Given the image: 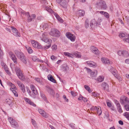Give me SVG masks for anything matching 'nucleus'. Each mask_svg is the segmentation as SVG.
I'll list each match as a JSON object with an SVG mask.
<instances>
[{"instance_id": "nucleus-1", "label": "nucleus", "mask_w": 129, "mask_h": 129, "mask_svg": "<svg viewBox=\"0 0 129 129\" xmlns=\"http://www.w3.org/2000/svg\"><path fill=\"white\" fill-rule=\"evenodd\" d=\"M15 54L18 58L25 64L27 63L24 56L22 52L20 51L17 50L14 51Z\"/></svg>"}, {"instance_id": "nucleus-2", "label": "nucleus", "mask_w": 129, "mask_h": 129, "mask_svg": "<svg viewBox=\"0 0 129 129\" xmlns=\"http://www.w3.org/2000/svg\"><path fill=\"white\" fill-rule=\"evenodd\" d=\"M15 71L19 79L21 81H24L25 79V77L23 73L21 71L20 68L16 66L15 68Z\"/></svg>"}, {"instance_id": "nucleus-3", "label": "nucleus", "mask_w": 129, "mask_h": 129, "mask_svg": "<svg viewBox=\"0 0 129 129\" xmlns=\"http://www.w3.org/2000/svg\"><path fill=\"white\" fill-rule=\"evenodd\" d=\"M97 26L96 22H95L94 19L92 20L89 26V20L88 19H86L85 20V26L86 28H87L90 27L91 28H94Z\"/></svg>"}, {"instance_id": "nucleus-4", "label": "nucleus", "mask_w": 129, "mask_h": 129, "mask_svg": "<svg viewBox=\"0 0 129 129\" xmlns=\"http://www.w3.org/2000/svg\"><path fill=\"white\" fill-rule=\"evenodd\" d=\"M48 34L47 32L43 33L40 37L41 40L46 43L52 42V41L49 38L47 37Z\"/></svg>"}, {"instance_id": "nucleus-5", "label": "nucleus", "mask_w": 129, "mask_h": 129, "mask_svg": "<svg viewBox=\"0 0 129 129\" xmlns=\"http://www.w3.org/2000/svg\"><path fill=\"white\" fill-rule=\"evenodd\" d=\"M21 10H22L21 11V14L25 15L27 17L28 22H30L36 18V16L35 14H33L30 15L28 12H26L23 10L22 11L21 9Z\"/></svg>"}, {"instance_id": "nucleus-6", "label": "nucleus", "mask_w": 129, "mask_h": 129, "mask_svg": "<svg viewBox=\"0 0 129 129\" xmlns=\"http://www.w3.org/2000/svg\"><path fill=\"white\" fill-rule=\"evenodd\" d=\"M9 85L11 87L10 88V90L12 92L14 95L15 96H18V93L16 91L17 89L15 85L11 83H9Z\"/></svg>"}, {"instance_id": "nucleus-7", "label": "nucleus", "mask_w": 129, "mask_h": 129, "mask_svg": "<svg viewBox=\"0 0 129 129\" xmlns=\"http://www.w3.org/2000/svg\"><path fill=\"white\" fill-rule=\"evenodd\" d=\"M120 102L123 105L129 104V99L126 96H123L120 97Z\"/></svg>"}, {"instance_id": "nucleus-8", "label": "nucleus", "mask_w": 129, "mask_h": 129, "mask_svg": "<svg viewBox=\"0 0 129 129\" xmlns=\"http://www.w3.org/2000/svg\"><path fill=\"white\" fill-rule=\"evenodd\" d=\"M8 119L12 127L15 128L18 127V123L12 118L9 117Z\"/></svg>"}, {"instance_id": "nucleus-9", "label": "nucleus", "mask_w": 129, "mask_h": 129, "mask_svg": "<svg viewBox=\"0 0 129 129\" xmlns=\"http://www.w3.org/2000/svg\"><path fill=\"white\" fill-rule=\"evenodd\" d=\"M8 119L12 127L15 128L18 127V123L12 118L9 117Z\"/></svg>"}, {"instance_id": "nucleus-10", "label": "nucleus", "mask_w": 129, "mask_h": 129, "mask_svg": "<svg viewBox=\"0 0 129 129\" xmlns=\"http://www.w3.org/2000/svg\"><path fill=\"white\" fill-rule=\"evenodd\" d=\"M50 34L54 37H57L59 36L60 34V32L57 29L54 28L51 29L50 33Z\"/></svg>"}, {"instance_id": "nucleus-11", "label": "nucleus", "mask_w": 129, "mask_h": 129, "mask_svg": "<svg viewBox=\"0 0 129 129\" xmlns=\"http://www.w3.org/2000/svg\"><path fill=\"white\" fill-rule=\"evenodd\" d=\"M98 7H101L102 8H106L107 6L105 2L102 1H98L96 3Z\"/></svg>"}, {"instance_id": "nucleus-12", "label": "nucleus", "mask_w": 129, "mask_h": 129, "mask_svg": "<svg viewBox=\"0 0 129 129\" xmlns=\"http://www.w3.org/2000/svg\"><path fill=\"white\" fill-rule=\"evenodd\" d=\"M57 2L59 3L62 7L65 8L67 5V3L69 1V0H56Z\"/></svg>"}, {"instance_id": "nucleus-13", "label": "nucleus", "mask_w": 129, "mask_h": 129, "mask_svg": "<svg viewBox=\"0 0 129 129\" xmlns=\"http://www.w3.org/2000/svg\"><path fill=\"white\" fill-rule=\"evenodd\" d=\"M30 42L33 46L34 48L40 49L42 48L41 46L37 41L34 40H31Z\"/></svg>"}, {"instance_id": "nucleus-14", "label": "nucleus", "mask_w": 129, "mask_h": 129, "mask_svg": "<svg viewBox=\"0 0 129 129\" xmlns=\"http://www.w3.org/2000/svg\"><path fill=\"white\" fill-rule=\"evenodd\" d=\"M17 84L20 87L22 91L23 92L25 91V87L23 84L20 81H17Z\"/></svg>"}, {"instance_id": "nucleus-15", "label": "nucleus", "mask_w": 129, "mask_h": 129, "mask_svg": "<svg viewBox=\"0 0 129 129\" xmlns=\"http://www.w3.org/2000/svg\"><path fill=\"white\" fill-rule=\"evenodd\" d=\"M67 37L71 41H75L76 38L74 35L70 33H67L66 34Z\"/></svg>"}, {"instance_id": "nucleus-16", "label": "nucleus", "mask_w": 129, "mask_h": 129, "mask_svg": "<svg viewBox=\"0 0 129 129\" xmlns=\"http://www.w3.org/2000/svg\"><path fill=\"white\" fill-rule=\"evenodd\" d=\"M101 60L103 63L105 64H111L112 63V61L107 58L103 57L101 58Z\"/></svg>"}, {"instance_id": "nucleus-17", "label": "nucleus", "mask_w": 129, "mask_h": 129, "mask_svg": "<svg viewBox=\"0 0 129 129\" xmlns=\"http://www.w3.org/2000/svg\"><path fill=\"white\" fill-rule=\"evenodd\" d=\"M10 56L11 57V58L12 60L16 64L17 63V59L16 58L15 55L13 54L12 52H10L9 53Z\"/></svg>"}, {"instance_id": "nucleus-18", "label": "nucleus", "mask_w": 129, "mask_h": 129, "mask_svg": "<svg viewBox=\"0 0 129 129\" xmlns=\"http://www.w3.org/2000/svg\"><path fill=\"white\" fill-rule=\"evenodd\" d=\"M38 111L42 116L45 118H47L48 117V115L44 110L41 109H38Z\"/></svg>"}, {"instance_id": "nucleus-19", "label": "nucleus", "mask_w": 129, "mask_h": 129, "mask_svg": "<svg viewBox=\"0 0 129 129\" xmlns=\"http://www.w3.org/2000/svg\"><path fill=\"white\" fill-rule=\"evenodd\" d=\"M12 30L14 33V35L16 37L20 36V33L18 32V31L14 27H12Z\"/></svg>"}, {"instance_id": "nucleus-20", "label": "nucleus", "mask_w": 129, "mask_h": 129, "mask_svg": "<svg viewBox=\"0 0 129 129\" xmlns=\"http://www.w3.org/2000/svg\"><path fill=\"white\" fill-rule=\"evenodd\" d=\"M90 49L92 51L94 54H98L99 53V51L98 49L93 46L90 47Z\"/></svg>"}, {"instance_id": "nucleus-21", "label": "nucleus", "mask_w": 129, "mask_h": 129, "mask_svg": "<svg viewBox=\"0 0 129 129\" xmlns=\"http://www.w3.org/2000/svg\"><path fill=\"white\" fill-rule=\"evenodd\" d=\"M87 63L89 66L94 68L96 67L97 66V64L92 61H87Z\"/></svg>"}, {"instance_id": "nucleus-22", "label": "nucleus", "mask_w": 129, "mask_h": 129, "mask_svg": "<svg viewBox=\"0 0 129 129\" xmlns=\"http://www.w3.org/2000/svg\"><path fill=\"white\" fill-rule=\"evenodd\" d=\"M24 100L28 103L31 105H32L34 107H36V105L33 102L31 101L30 99L26 98H24Z\"/></svg>"}, {"instance_id": "nucleus-23", "label": "nucleus", "mask_w": 129, "mask_h": 129, "mask_svg": "<svg viewBox=\"0 0 129 129\" xmlns=\"http://www.w3.org/2000/svg\"><path fill=\"white\" fill-rule=\"evenodd\" d=\"M102 86L104 90L106 91L108 90L109 89V86L105 82L103 83Z\"/></svg>"}, {"instance_id": "nucleus-24", "label": "nucleus", "mask_w": 129, "mask_h": 129, "mask_svg": "<svg viewBox=\"0 0 129 129\" xmlns=\"http://www.w3.org/2000/svg\"><path fill=\"white\" fill-rule=\"evenodd\" d=\"M47 90L48 91L51 95H53L54 94V92L52 89L50 87L48 86L46 87Z\"/></svg>"}, {"instance_id": "nucleus-25", "label": "nucleus", "mask_w": 129, "mask_h": 129, "mask_svg": "<svg viewBox=\"0 0 129 129\" xmlns=\"http://www.w3.org/2000/svg\"><path fill=\"white\" fill-rule=\"evenodd\" d=\"M48 79L50 81L54 83L56 82V80L53 78V76L50 75H49L47 76Z\"/></svg>"}, {"instance_id": "nucleus-26", "label": "nucleus", "mask_w": 129, "mask_h": 129, "mask_svg": "<svg viewBox=\"0 0 129 129\" xmlns=\"http://www.w3.org/2000/svg\"><path fill=\"white\" fill-rule=\"evenodd\" d=\"M99 12L101 14L104 15L107 19L109 18V15L107 13L103 11H101Z\"/></svg>"}, {"instance_id": "nucleus-27", "label": "nucleus", "mask_w": 129, "mask_h": 129, "mask_svg": "<svg viewBox=\"0 0 129 129\" xmlns=\"http://www.w3.org/2000/svg\"><path fill=\"white\" fill-rule=\"evenodd\" d=\"M85 12L83 10H80L78 11V14L79 16H82L84 15Z\"/></svg>"}, {"instance_id": "nucleus-28", "label": "nucleus", "mask_w": 129, "mask_h": 129, "mask_svg": "<svg viewBox=\"0 0 129 129\" xmlns=\"http://www.w3.org/2000/svg\"><path fill=\"white\" fill-rule=\"evenodd\" d=\"M57 19L60 22L62 23L63 22L62 19L57 14L55 13L54 14Z\"/></svg>"}, {"instance_id": "nucleus-29", "label": "nucleus", "mask_w": 129, "mask_h": 129, "mask_svg": "<svg viewBox=\"0 0 129 129\" xmlns=\"http://www.w3.org/2000/svg\"><path fill=\"white\" fill-rule=\"evenodd\" d=\"M33 60L35 62H38L39 61L41 62L42 63H43L44 62L43 61L40 60L39 59L37 58L36 56H33L32 57Z\"/></svg>"}, {"instance_id": "nucleus-30", "label": "nucleus", "mask_w": 129, "mask_h": 129, "mask_svg": "<svg viewBox=\"0 0 129 129\" xmlns=\"http://www.w3.org/2000/svg\"><path fill=\"white\" fill-rule=\"evenodd\" d=\"M96 111L98 114H99V115H101L102 114V111L101 110V107L100 106L97 107Z\"/></svg>"}, {"instance_id": "nucleus-31", "label": "nucleus", "mask_w": 129, "mask_h": 129, "mask_svg": "<svg viewBox=\"0 0 129 129\" xmlns=\"http://www.w3.org/2000/svg\"><path fill=\"white\" fill-rule=\"evenodd\" d=\"M69 67L66 64H64L62 66V69L63 71H66L68 70Z\"/></svg>"}, {"instance_id": "nucleus-32", "label": "nucleus", "mask_w": 129, "mask_h": 129, "mask_svg": "<svg viewBox=\"0 0 129 129\" xmlns=\"http://www.w3.org/2000/svg\"><path fill=\"white\" fill-rule=\"evenodd\" d=\"M110 70L111 73L114 76L117 74H116V70L115 69L112 68H111Z\"/></svg>"}, {"instance_id": "nucleus-33", "label": "nucleus", "mask_w": 129, "mask_h": 129, "mask_svg": "<svg viewBox=\"0 0 129 129\" xmlns=\"http://www.w3.org/2000/svg\"><path fill=\"white\" fill-rule=\"evenodd\" d=\"M117 106V109L118 110V111L119 113H121L122 112V110L120 104L116 106Z\"/></svg>"}, {"instance_id": "nucleus-34", "label": "nucleus", "mask_w": 129, "mask_h": 129, "mask_svg": "<svg viewBox=\"0 0 129 129\" xmlns=\"http://www.w3.org/2000/svg\"><path fill=\"white\" fill-rule=\"evenodd\" d=\"M104 79V77L103 76H100L97 78V81L100 82L103 81Z\"/></svg>"}, {"instance_id": "nucleus-35", "label": "nucleus", "mask_w": 129, "mask_h": 129, "mask_svg": "<svg viewBox=\"0 0 129 129\" xmlns=\"http://www.w3.org/2000/svg\"><path fill=\"white\" fill-rule=\"evenodd\" d=\"M97 74V71H95L94 72H92L90 73L91 77H95Z\"/></svg>"}, {"instance_id": "nucleus-36", "label": "nucleus", "mask_w": 129, "mask_h": 129, "mask_svg": "<svg viewBox=\"0 0 129 129\" xmlns=\"http://www.w3.org/2000/svg\"><path fill=\"white\" fill-rule=\"evenodd\" d=\"M123 55L125 57H127L129 55V54L127 51L126 50H123Z\"/></svg>"}, {"instance_id": "nucleus-37", "label": "nucleus", "mask_w": 129, "mask_h": 129, "mask_svg": "<svg viewBox=\"0 0 129 129\" xmlns=\"http://www.w3.org/2000/svg\"><path fill=\"white\" fill-rule=\"evenodd\" d=\"M123 115L129 120V112H125L123 113Z\"/></svg>"}, {"instance_id": "nucleus-38", "label": "nucleus", "mask_w": 129, "mask_h": 129, "mask_svg": "<svg viewBox=\"0 0 129 129\" xmlns=\"http://www.w3.org/2000/svg\"><path fill=\"white\" fill-rule=\"evenodd\" d=\"M6 102L9 105H10L12 103V101L9 98L6 99Z\"/></svg>"}, {"instance_id": "nucleus-39", "label": "nucleus", "mask_w": 129, "mask_h": 129, "mask_svg": "<svg viewBox=\"0 0 129 129\" xmlns=\"http://www.w3.org/2000/svg\"><path fill=\"white\" fill-rule=\"evenodd\" d=\"M74 55L76 57L79 58L81 57L80 53L78 52H75L74 53Z\"/></svg>"}, {"instance_id": "nucleus-40", "label": "nucleus", "mask_w": 129, "mask_h": 129, "mask_svg": "<svg viewBox=\"0 0 129 129\" xmlns=\"http://www.w3.org/2000/svg\"><path fill=\"white\" fill-rule=\"evenodd\" d=\"M51 43H47L49 44V45L48 46L46 45V46H44V49L45 50H46L50 48L51 46Z\"/></svg>"}, {"instance_id": "nucleus-41", "label": "nucleus", "mask_w": 129, "mask_h": 129, "mask_svg": "<svg viewBox=\"0 0 129 129\" xmlns=\"http://www.w3.org/2000/svg\"><path fill=\"white\" fill-rule=\"evenodd\" d=\"M49 25L47 23H44L43 25V27L44 29V28H46L49 27Z\"/></svg>"}, {"instance_id": "nucleus-42", "label": "nucleus", "mask_w": 129, "mask_h": 129, "mask_svg": "<svg viewBox=\"0 0 129 129\" xmlns=\"http://www.w3.org/2000/svg\"><path fill=\"white\" fill-rule=\"evenodd\" d=\"M102 21V19L101 18H99L98 19L97 21L96 22L97 26L98 25H100L101 22Z\"/></svg>"}, {"instance_id": "nucleus-43", "label": "nucleus", "mask_w": 129, "mask_h": 129, "mask_svg": "<svg viewBox=\"0 0 129 129\" xmlns=\"http://www.w3.org/2000/svg\"><path fill=\"white\" fill-rule=\"evenodd\" d=\"M124 105V107L125 109L127 111H128L129 110V104H127L125 105Z\"/></svg>"}, {"instance_id": "nucleus-44", "label": "nucleus", "mask_w": 129, "mask_h": 129, "mask_svg": "<svg viewBox=\"0 0 129 129\" xmlns=\"http://www.w3.org/2000/svg\"><path fill=\"white\" fill-rule=\"evenodd\" d=\"M125 36V34L123 33H121L119 35V37L121 38H123Z\"/></svg>"}, {"instance_id": "nucleus-45", "label": "nucleus", "mask_w": 129, "mask_h": 129, "mask_svg": "<svg viewBox=\"0 0 129 129\" xmlns=\"http://www.w3.org/2000/svg\"><path fill=\"white\" fill-rule=\"evenodd\" d=\"M41 95L43 100L45 101H46L47 98L45 95L43 94L42 93L41 94Z\"/></svg>"}, {"instance_id": "nucleus-46", "label": "nucleus", "mask_w": 129, "mask_h": 129, "mask_svg": "<svg viewBox=\"0 0 129 129\" xmlns=\"http://www.w3.org/2000/svg\"><path fill=\"white\" fill-rule=\"evenodd\" d=\"M84 87L85 89H86L87 91H88L89 92H91V90H90V87L88 86L85 85L84 86Z\"/></svg>"}, {"instance_id": "nucleus-47", "label": "nucleus", "mask_w": 129, "mask_h": 129, "mask_svg": "<svg viewBox=\"0 0 129 129\" xmlns=\"http://www.w3.org/2000/svg\"><path fill=\"white\" fill-rule=\"evenodd\" d=\"M115 77L119 81H120L122 80V78L120 76H118L117 74L116 75Z\"/></svg>"}, {"instance_id": "nucleus-48", "label": "nucleus", "mask_w": 129, "mask_h": 129, "mask_svg": "<svg viewBox=\"0 0 129 129\" xmlns=\"http://www.w3.org/2000/svg\"><path fill=\"white\" fill-rule=\"evenodd\" d=\"M46 10L48 11L50 13H54V11H53L51 9H46Z\"/></svg>"}, {"instance_id": "nucleus-49", "label": "nucleus", "mask_w": 129, "mask_h": 129, "mask_svg": "<svg viewBox=\"0 0 129 129\" xmlns=\"http://www.w3.org/2000/svg\"><path fill=\"white\" fill-rule=\"evenodd\" d=\"M117 54L119 56L123 55V50H119L117 52Z\"/></svg>"}, {"instance_id": "nucleus-50", "label": "nucleus", "mask_w": 129, "mask_h": 129, "mask_svg": "<svg viewBox=\"0 0 129 129\" xmlns=\"http://www.w3.org/2000/svg\"><path fill=\"white\" fill-rule=\"evenodd\" d=\"M64 54L65 56H67L69 57H71V54L69 52H64Z\"/></svg>"}, {"instance_id": "nucleus-51", "label": "nucleus", "mask_w": 129, "mask_h": 129, "mask_svg": "<svg viewBox=\"0 0 129 129\" xmlns=\"http://www.w3.org/2000/svg\"><path fill=\"white\" fill-rule=\"evenodd\" d=\"M52 48L53 50H56L57 49V45H54L52 46Z\"/></svg>"}, {"instance_id": "nucleus-52", "label": "nucleus", "mask_w": 129, "mask_h": 129, "mask_svg": "<svg viewBox=\"0 0 129 129\" xmlns=\"http://www.w3.org/2000/svg\"><path fill=\"white\" fill-rule=\"evenodd\" d=\"M6 73L9 76L11 75V73L9 70V68L5 71Z\"/></svg>"}, {"instance_id": "nucleus-53", "label": "nucleus", "mask_w": 129, "mask_h": 129, "mask_svg": "<svg viewBox=\"0 0 129 129\" xmlns=\"http://www.w3.org/2000/svg\"><path fill=\"white\" fill-rule=\"evenodd\" d=\"M31 122L33 124L34 126H36V123L34 120L33 119H32L31 120Z\"/></svg>"}, {"instance_id": "nucleus-54", "label": "nucleus", "mask_w": 129, "mask_h": 129, "mask_svg": "<svg viewBox=\"0 0 129 129\" xmlns=\"http://www.w3.org/2000/svg\"><path fill=\"white\" fill-rule=\"evenodd\" d=\"M33 93L35 94H38V93L37 92V91L36 89V88L34 89H33L32 90Z\"/></svg>"}, {"instance_id": "nucleus-55", "label": "nucleus", "mask_w": 129, "mask_h": 129, "mask_svg": "<svg viewBox=\"0 0 129 129\" xmlns=\"http://www.w3.org/2000/svg\"><path fill=\"white\" fill-rule=\"evenodd\" d=\"M97 107L96 106L94 107V106H92L91 108V111H96Z\"/></svg>"}, {"instance_id": "nucleus-56", "label": "nucleus", "mask_w": 129, "mask_h": 129, "mask_svg": "<svg viewBox=\"0 0 129 129\" xmlns=\"http://www.w3.org/2000/svg\"><path fill=\"white\" fill-rule=\"evenodd\" d=\"M37 95L38 94H35L33 93V94H31V95L30 94V95L32 98L35 99L36 98L37 96Z\"/></svg>"}, {"instance_id": "nucleus-57", "label": "nucleus", "mask_w": 129, "mask_h": 129, "mask_svg": "<svg viewBox=\"0 0 129 129\" xmlns=\"http://www.w3.org/2000/svg\"><path fill=\"white\" fill-rule=\"evenodd\" d=\"M124 40L129 43V34H128L127 38Z\"/></svg>"}, {"instance_id": "nucleus-58", "label": "nucleus", "mask_w": 129, "mask_h": 129, "mask_svg": "<svg viewBox=\"0 0 129 129\" xmlns=\"http://www.w3.org/2000/svg\"><path fill=\"white\" fill-rule=\"evenodd\" d=\"M92 95L94 97H97L98 95L95 92H92Z\"/></svg>"}, {"instance_id": "nucleus-59", "label": "nucleus", "mask_w": 129, "mask_h": 129, "mask_svg": "<svg viewBox=\"0 0 129 129\" xmlns=\"http://www.w3.org/2000/svg\"><path fill=\"white\" fill-rule=\"evenodd\" d=\"M27 50L28 52L29 53H32L33 51L32 50L30 47L28 48L27 49Z\"/></svg>"}, {"instance_id": "nucleus-60", "label": "nucleus", "mask_w": 129, "mask_h": 129, "mask_svg": "<svg viewBox=\"0 0 129 129\" xmlns=\"http://www.w3.org/2000/svg\"><path fill=\"white\" fill-rule=\"evenodd\" d=\"M35 80L38 83H40V79L39 78H35Z\"/></svg>"}, {"instance_id": "nucleus-61", "label": "nucleus", "mask_w": 129, "mask_h": 129, "mask_svg": "<svg viewBox=\"0 0 129 129\" xmlns=\"http://www.w3.org/2000/svg\"><path fill=\"white\" fill-rule=\"evenodd\" d=\"M105 115L108 118L109 117V113H108V112H105Z\"/></svg>"}, {"instance_id": "nucleus-62", "label": "nucleus", "mask_w": 129, "mask_h": 129, "mask_svg": "<svg viewBox=\"0 0 129 129\" xmlns=\"http://www.w3.org/2000/svg\"><path fill=\"white\" fill-rule=\"evenodd\" d=\"M71 93L72 95L73 96H75L76 95V93L74 91H71Z\"/></svg>"}, {"instance_id": "nucleus-63", "label": "nucleus", "mask_w": 129, "mask_h": 129, "mask_svg": "<svg viewBox=\"0 0 129 129\" xmlns=\"http://www.w3.org/2000/svg\"><path fill=\"white\" fill-rule=\"evenodd\" d=\"M63 98L67 102H68V99L66 98V97L65 95H64L63 96Z\"/></svg>"}, {"instance_id": "nucleus-64", "label": "nucleus", "mask_w": 129, "mask_h": 129, "mask_svg": "<svg viewBox=\"0 0 129 129\" xmlns=\"http://www.w3.org/2000/svg\"><path fill=\"white\" fill-rule=\"evenodd\" d=\"M1 64L2 68L6 65L5 63L3 61H2L1 62Z\"/></svg>"}]
</instances>
